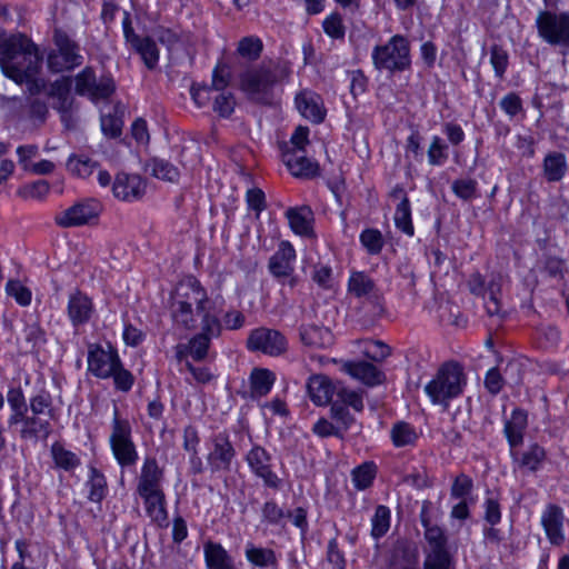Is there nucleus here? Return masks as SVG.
I'll return each mask as SVG.
<instances>
[{
    "label": "nucleus",
    "mask_w": 569,
    "mask_h": 569,
    "mask_svg": "<svg viewBox=\"0 0 569 569\" xmlns=\"http://www.w3.org/2000/svg\"><path fill=\"white\" fill-rule=\"evenodd\" d=\"M43 57L36 43L22 33L0 40V67L3 74L22 84L40 73Z\"/></svg>",
    "instance_id": "f257e3e1"
},
{
    "label": "nucleus",
    "mask_w": 569,
    "mask_h": 569,
    "mask_svg": "<svg viewBox=\"0 0 569 569\" xmlns=\"http://www.w3.org/2000/svg\"><path fill=\"white\" fill-rule=\"evenodd\" d=\"M325 33L337 40H342L346 36V27L339 12L330 13L322 22Z\"/></svg>",
    "instance_id": "864d4df0"
},
{
    "label": "nucleus",
    "mask_w": 569,
    "mask_h": 569,
    "mask_svg": "<svg viewBox=\"0 0 569 569\" xmlns=\"http://www.w3.org/2000/svg\"><path fill=\"white\" fill-rule=\"evenodd\" d=\"M53 41L57 49L47 57V66L51 72L72 70L82 64L83 57L80 53V47L67 33L56 30Z\"/></svg>",
    "instance_id": "6e6552de"
},
{
    "label": "nucleus",
    "mask_w": 569,
    "mask_h": 569,
    "mask_svg": "<svg viewBox=\"0 0 569 569\" xmlns=\"http://www.w3.org/2000/svg\"><path fill=\"white\" fill-rule=\"evenodd\" d=\"M6 291L21 306H29L31 302V291L18 280H9L6 284Z\"/></svg>",
    "instance_id": "e2e57ef3"
},
{
    "label": "nucleus",
    "mask_w": 569,
    "mask_h": 569,
    "mask_svg": "<svg viewBox=\"0 0 569 569\" xmlns=\"http://www.w3.org/2000/svg\"><path fill=\"white\" fill-rule=\"evenodd\" d=\"M236 106V99L231 92L222 91L218 94L213 102V110L219 113V116L227 118L229 117Z\"/></svg>",
    "instance_id": "774afa93"
},
{
    "label": "nucleus",
    "mask_w": 569,
    "mask_h": 569,
    "mask_svg": "<svg viewBox=\"0 0 569 569\" xmlns=\"http://www.w3.org/2000/svg\"><path fill=\"white\" fill-rule=\"evenodd\" d=\"M263 50V43L257 36H248L240 39L237 47V53L248 60L256 61L260 58Z\"/></svg>",
    "instance_id": "a19ab883"
},
{
    "label": "nucleus",
    "mask_w": 569,
    "mask_h": 569,
    "mask_svg": "<svg viewBox=\"0 0 569 569\" xmlns=\"http://www.w3.org/2000/svg\"><path fill=\"white\" fill-rule=\"evenodd\" d=\"M348 292L358 299H367L379 295L375 280L363 271H352L350 273Z\"/></svg>",
    "instance_id": "2f4dec72"
},
{
    "label": "nucleus",
    "mask_w": 569,
    "mask_h": 569,
    "mask_svg": "<svg viewBox=\"0 0 569 569\" xmlns=\"http://www.w3.org/2000/svg\"><path fill=\"white\" fill-rule=\"evenodd\" d=\"M206 309H208L206 307ZM199 315L202 316L201 319V332L200 335H204L206 337L212 339L216 337H219L221 333V323L219 319L211 315L208 310H204L203 312H200Z\"/></svg>",
    "instance_id": "680f3d73"
},
{
    "label": "nucleus",
    "mask_w": 569,
    "mask_h": 569,
    "mask_svg": "<svg viewBox=\"0 0 569 569\" xmlns=\"http://www.w3.org/2000/svg\"><path fill=\"white\" fill-rule=\"evenodd\" d=\"M385 312V301L380 293L365 299L357 310L359 320L365 326H373Z\"/></svg>",
    "instance_id": "72a5a7b5"
},
{
    "label": "nucleus",
    "mask_w": 569,
    "mask_h": 569,
    "mask_svg": "<svg viewBox=\"0 0 569 569\" xmlns=\"http://www.w3.org/2000/svg\"><path fill=\"white\" fill-rule=\"evenodd\" d=\"M51 453L57 467L67 471L72 470L80 465L78 456L72 451L64 449V447L58 442L52 445Z\"/></svg>",
    "instance_id": "c03bdc74"
},
{
    "label": "nucleus",
    "mask_w": 569,
    "mask_h": 569,
    "mask_svg": "<svg viewBox=\"0 0 569 569\" xmlns=\"http://www.w3.org/2000/svg\"><path fill=\"white\" fill-rule=\"evenodd\" d=\"M101 210L102 206L98 200L87 199L58 213L54 222L62 228L83 226L97 219Z\"/></svg>",
    "instance_id": "4468645a"
},
{
    "label": "nucleus",
    "mask_w": 569,
    "mask_h": 569,
    "mask_svg": "<svg viewBox=\"0 0 569 569\" xmlns=\"http://www.w3.org/2000/svg\"><path fill=\"white\" fill-rule=\"evenodd\" d=\"M541 269L551 278H562L565 273V261L559 257L545 254L540 261Z\"/></svg>",
    "instance_id": "69168bd1"
},
{
    "label": "nucleus",
    "mask_w": 569,
    "mask_h": 569,
    "mask_svg": "<svg viewBox=\"0 0 569 569\" xmlns=\"http://www.w3.org/2000/svg\"><path fill=\"white\" fill-rule=\"evenodd\" d=\"M342 370L368 387L381 385L386 379L383 371L367 361H347Z\"/></svg>",
    "instance_id": "aec40b11"
},
{
    "label": "nucleus",
    "mask_w": 569,
    "mask_h": 569,
    "mask_svg": "<svg viewBox=\"0 0 569 569\" xmlns=\"http://www.w3.org/2000/svg\"><path fill=\"white\" fill-rule=\"evenodd\" d=\"M207 463L211 472H229L236 458V449L226 431L212 435L208 442Z\"/></svg>",
    "instance_id": "1a4fd4ad"
},
{
    "label": "nucleus",
    "mask_w": 569,
    "mask_h": 569,
    "mask_svg": "<svg viewBox=\"0 0 569 569\" xmlns=\"http://www.w3.org/2000/svg\"><path fill=\"white\" fill-rule=\"evenodd\" d=\"M88 486L90 487L89 499L93 502H100L106 496L107 481L104 476L94 467L90 468Z\"/></svg>",
    "instance_id": "8fccbe9b"
},
{
    "label": "nucleus",
    "mask_w": 569,
    "mask_h": 569,
    "mask_svg": "<svg viewBox=\"0 0 569 569\" xmlns=\"http://www.w3.org/2000/svg\"><path fill=\"white\" fill-rule=\"evenodd\" d=\"M287 346V339L280 331L266 327L253 329L247 339V348L250 351L262 352L271 357L284 353Z\"/></svg>",
    "instance_id": "9b49d317"
},
{
    "label": "nucleus",
    "mask_w": 569,
    "mask_h": 569,
    "mask_svg": "<svg viewBox=\"0 0 569 569\" xmlns=\"http://www.w3.org/2000/svg\"><path fill=\"white\" fill-rule=\"evenodd\" d=\"M211 339L204 335H196L188 343V352L196 361L203 360L210 347Z\"/></svg>",
    "instance_id": "13d9d810"
},
{
    "label": "nucleus",
    "mask_w": 569,
    "mask_h": 569,
    "mask_svg": "<svg viewBox=\"0 0 569 569\" xmlns=\"http://www.w3.org/2000/svg\"><path fill=\"white\" fill-rule=\"evenodd\" d=\"M296 251L288 241H282L278 250L270 257L268 268L270 273L282 284L293 289L299 279L293 274Z\"/></svg>",
    "instance_id": "9d476101"
},
{
    "label": "nucleus",
    "mask_w": 569,
    "mask_h": 569,
    "mask_svg": "<svg viewBox=\"0 0 569 569\" xmlns=\"http://www.w3.org/2000/svg\"><path fill=\"white\" fill-rule=\"evenodd\" d=\"M296 107L300 114L313 123H320L326 117V109L321 97L311 91L302 90L295 98Z\"/></svg>",
    "instance_id": "a211bd4d"
},
{
    "label": "nucleus",
    "mask_w": 569,
    "mask_h": 569,
    "mask_svg": "<svg viewBox=\"0 0 569 569\" xmlns=\"http://www.w3.org/2000/svg\"><path fill=\"white\" fill-rule=\"evenodd\" d=\"M307 392L316 406H327L337 392L336 386L325 375H313L307 382Z\"/></svg>",
    "instance_id": "4be33fe9"
},
{
    "label": "nucleus",
    "mask_w": 569,
    "mask_h": 569,
    "mask_svg": "<svg viewBox=\"0 0 569 569\" xmlns=\"http://www.w3.org/2000/svg\"><path fill=\"white\" fill-rule=\"evenodd\" d=\"M148 167L153 177L166 181L174 182L180 176L178 168L164 159H152Z\"/></svg>",
    "instance_id": "37998d69"
},
{
    "label": "nucleus",
    "mask_w": 569,
    "mask_h": 569,
    "mask_svg": "<svg viewBox=\"0 0 569 569\" xmlns=\"http://www.w3.org/2000/svg\"><path fill=\"white\" fill-rule=\"evenodd\" d=\"M67 311L72 326L79 327L91 319L93 303L86 293L76 290L69 296Z\"/></svg>",
    "instance_id": "412c9836"
},
{
    "label": "nucleus",
    "mask_w": 569,
    "mask_h": 569,
    "mask_svg": "<svg viewBox=\"0 0 569 569\" xmlns=\"http://www.w3.org/2000/svg\"><path fill=\"white\" fill-rule=\"evenodd\" d=\"M7 401L12 411L9 417V425L16 426L21 422L23 415L28 412V405L21 388H10L7 393Z\"/></svg>",
    "instance_id": "ea45409f"
},
{
    "label": "nucleus",
    "mask_w": 569,
    "mask_h": 569,
    "mask_svg": "<svg viewBox=\"0 0 569 569\" xmlns=\"http://www.w3.org/2000/svg\"><path fill=\"white\" fill-rule=\"evenodd\" d=\"M113 194L123 201L140 199L146 192V182L138 174L119 173L113 183Z\"/></svg>",
    "instance_id": "6ab92c4d"
},
{
    "label": "nucleus",
    "mask_w": 569,
    "mask_h": 569,
    "mask_svg": "<svg viewBox=\"0 0 569 569\" xmlns=\"http://www.w3.org/2000/svg\"><path fill=\"white\" fill-rule=\"evenodd\" d=\"M101 130L109 138H118L122 132V120L116 114H102L100 118Z\"/></svg>",
    "instance_id": "338daca9"
},
{
    "label": "nucleus",
    "mask_w": 569,
    "mask_h": 569,
    "mask_svg": "<svg viewBox=\"0 0 569 569\" xmlns=\"http://www.w3.org/2000/svg\"><path fill=\"white\" fill-rule=\"evenodd\" d=\"M467 385L463 367L457 361L440 366L433 379L425 386V392L433 405L449 407L450 400L459 397Z\"/></svg>",
    "instance_id": "7ed1b4c3"
},
{
    "label": "nucleus",
    "mask_w": 569,
    "mask_h": 569,
    "mask_svg": "<svg viewBox=\"0 0 569 569\" xmlns=\"http://www.w3.org/2000/svg\"><path fill=\"white\" fill-rule=\"evenodd\" d=\"M29 408L32 415L41 416L48 411V415L52 417L51 396L46 391L39 392L29 399Z\"/></svg>",
    "instance_id": "bf43d9fd"
},
{
    "label": "nucleus",
    "mask_w": 569,
    "mask_h": 569,
    "mask_svg": "<svg viewBox=\"0 0 569 569\" xmlns=\"http://www.w3.org/2000/svg\"><path fill=\"white\" fill-rule=\"evenodd\" d=\"M274 380V373L269 369L254 368L250 375L251 398L259 399L267 396L270 392Z\"/></svg>",
    "instance_id": "c9c22d12"
},
{
    "label": "nucleus",
    "mask_w": 569,
    "mask_h": 569,
    "mask_svg": "<svg viewBox=\"0 0 569 569\" xmlns=\"http://www.w3.org/2000/svg\"><path fill=\"white\" fill-rule=\"evenodd\" d=\"M569 170L566 154L560 151L548 152L542 161V174L547 182L561 181Z\"/></svg>",
    "instance_id": "cd10ccee"
},
{
    "label": "nucleus",
    "mask_w": 569,
    "mask_h": 569,
    "mask_svg": "<svg viewBox=\"0 0 569 569\" xmlns=\"http://www.w3.org/2000/svg\"><path fill=\"white\" fill-rule=\"evenodd\" d=\"M300 151H283L282 159L289 171L298 178H311L318 173V164L307 157L299 154Z\"/></svg>",
    "instance_id": "bb28decb"
},
{
    "label": "nucleus",
    "mask_w": 569,
    "mask_h": 569,
    "mask_svg": "<svg viewBox=\"0 0 569 569\" xmlns=\"http://www.w3.org/2000/svg\"><path fill=\"white\" fill-rule=\"evenodd\" d=\"M478 183L473 179H457L452 182V192L465 201L477 198Z\"/></svg>",
    "instance_id": "4d7b16f0"
},
{
    "label": "nucleus",
    "mask_w": 569,
    "mask_h": 569,
    "mask_svg": "<svg viewBox=\"0 0 569 569\" xmlns=\"http://www.w3.org/2000/svg\"><path fill=\"white\" fill-rule=\"evenodd\" d=\"M300 339L305 346L316 349L327 348L332 345L333 340L328 328L317 325L301 326Z\"/></svg>",
    "instance_id": "7c9ffc66"
},
{
    "label": "nucleus",
    "mask_w": 569,
    "mask_h": 569,
    "mask_svg": "<svg viewBox=\"0 0 569 569\" xmlns=\"http://www.w3.org/2000/svg\"><path fill=\"white\" fill-rule=\"evenodd\" d=\"M371 535L376 539L381 538L387 533L390 527V510L386 506H378L372 517Z\"/></svg>",
    "instance_id": "603ef678"
},
{
    "label": "nucleus",
    "mask_w": 569,
    "mask_h": 569,
    "mask_svg": "<svg viewBox=\"0 0 569 569\" xmlns=\"http://www.w3.org/2000/svg\"><path fill=\"white\" fill-rule=\"evenodd\" d=\"M389 569H419L418 548L407 541L398 542L392 550Z\"/></svg>",
    "instance_id": "b1692460"
},
{
    "label": "nucleus",
    "mask_w": 569,
    "mask_h": 569,
    "mask_svg": "<svg viewBox=\"0 0 569 569\" xmlns=\"http://www.w3.org/2000/svg\"><path fill=\"white\" fill-rule=\"evenodd\" d=\"M67 168L71 173L80 178H87L98 168V162L86 156L71 154L68 159Z\"/></svg>",
    "instance_id": "79ce46f5"
},
{
    "label": "nucleus",
    "mask_w": 569,
    "mask_h": 569,
    "mask_svg": "<svg viewBox=\"0 0 569 569\" xmlns=\"http://www.w3.org/2000/svg\"><path fill=\"white\" fill-rule=\"evenodd\" d=\"M109 443L116 461L122 469L133 467L138 462L139 455L132 439L131 425L129 420L119 417L117 407H114Z\"/></svg>",
    "instance_id": "423d86ee"
},
{
    "label": "nucleus",
    "mask_w": 569,
    "mask_h": 569,
    "mask_svg": "<svg viewBox=\"0 0 569 569\" xmlns=\"http://www.w3.org/2000/svg\"><path fill=\"white\" fill-rule=\"evenodd\" d=\"M511 456L518 462L520 468L528 471H537L546 458L545 449L538 443H532L520 458H517L516 452L511 450Z\"/></svg>",
    "instance_id": "4c0bfd02"
},
{
    "label": "nucleus",
    "mask_w": 569,
    "mask_h": 569,
    "mask_svg": "<svg viewBox=\"0 0 569 569\" xmlns=\"http://www.w3.org/2000/svg\"><path fill=\"white\" fill-rule=\"evenodd\" d=\"M286 217L288 218L290 228L295 233L300 236L311 234V222L313 220V213L308 206L289 208L286 211Z\"/></svg>",
    "instance_id": "f704fd0d"
},
{
    "label": "nucleus",
    "mask_w": 569,
    "mask_h": 569,
    "mask_svg": "<svg viewBox=\"0 0 569 569\" xmlns=\"http://www.w3.org/2000/svg\"><path fill=\"white\" fill-rule=\"evenodd\" d=\"M447 159L448 146L439 136H433L428 148V162L431 166H442Z\"/></svg>",
    "instance_id": "5fc2aeb1"
},
{
    "label": "nucleus",
    "mask_w": 569,
    "mask_h": 569,
    "mask_svg": "<svg viewBox=\"0 0 569 569\" xmlns=\"http://www.w3.org/2000/svg\"><path fill=\"white\" fill-rule=\"evenodd\" d=\"M163 470L153 457H146L138 479L137 493L162 490Z\"/></svg>",
    "instance_id": "5701e85b"
},
{
    "label": "nucleus",
    "mask_w": 569,
    "mask_h": 569,
    "mask_svg": "<svg viewBox=\"0 0 569 569\" xmlns=\"http://www.w3.org/2000/svg\"><path fill=\"white\" fill-rule=\"evenodd\" d=\"M427 509L428 506L425 503L420 513V521L425 529L423 538L427 542L425 556L448 555L450 552L448 550L447 532L440 526L431 522Z\"/></svg>",
    "instance_id": "dca6fc26"
},
{
    "label": "nucleus",
    "mask_w": 569,
    "mask_h": 569,
    "mask_svg": "<svg viewBox=\"0 0 569 569\" xmlns=\"http://www.w3.org/2000/svg\"><path fill=\"white\" fill-rule=\"evenodd\" d=\"M246 559L258 568L272 567L277 568L278 559L272 549L256 547L253 543H248L246 547Z\"/></svg>",
    "instance_id": "e433bc0d"
},
{
    "label": "nucleus",
    "mask_w": 569,
    "mask_h": 569,
    "mask_svg": "<svg viewBox=\"0 0 569 569\" xmlns=\"http://www.w3.org/2000/svg\"><path fill=\"white\" fill-rule=\"evenodd\" d=\"M330 413L342 436L356 422L355 417L343 403L333 402L330 408Z\"/></svg>",
    "instance_id": "de8ad7c7"
},
{
    "label": "nucleus",
    "mask_w": 569,
    "mask_h": 569,
    "mask_svg": "<svg viewBox=\"0 0 569 569\" xmlns=\"http://www.w3.org/2000/svg\"><path fill=\"white\" fill-rule=\"evenodd\" d=\"M376 477V466L373 462H365L352 471V481L359 490H365L372 485Z\"/></svg>",
    "instance_id": "49530a36"
},
{
    "label": "nucleus",
    "mask_w": 569,
    "mask_h": 569,
    "mask_svg": "<svg viewBox=\"0 0 569 569\" xmlns=\"http://www.w3.org/2000/svg\"><path fill=\"white\" fill-rule=\"evenodd\" d=\"M565 521L563 509L560 506L556 503L546 506L541 513V526L552 546H561L565 542Z\"/></svg>",
    "instance_id": "f3484780"
},
{
    "label": "nucleus",
    "mask_w": 569,
    "mask_h": 569,
    "mask_svg": "<svg viewBox=\"0 0 569 569\" xmlns=\"http://www.w3.org/2000/svg\"><path fill=\"white\" fill-rule=\"evenodd\" d=\"M290 72L287 62H262L241 73L240 87L251 100L269 104L273 98L274 84L288 79Z\"/></svg>",
    "instance_id": "f03ea898"
},
{
    "label": "nucleus",
    "mask_w": 569,
    "mask_h": 569,
    "mask_svg": "<svg viewBox=\"0 0 569 569\" xmlns=\"http://www.w3.org/2000/svg\"><path fill=\"white\" fill-rule=\"evenodd\" d=\"M395 224L403 233L413 236V226L411 220V207L409 199L399 201L395 211Z\"/></svg>",
    "instance_id": "a18cd8bd"
},
{
    "label": "nucleus",
    "mask_w": 569,
    "mask_h": 569,
    "mask_svg": "<svg viewBox=\"0 0 569 569\" xmlns=\"http://www.w3.org/2000/svg\"><path fill=\"white\" fill-rule=\"evenodd\" d=\"M391 439L396 447H405L415 442L417 433L409 423L401 421L392 427Z\"/></svg>",
    "instance_id": "09e8293b"
},
{
    "label": "nucleus",
    "mask_w": 569,
    "mask_h": 569,
    "mask_svg": "<svg viewBox=\"0 0 569 569\" xmlns=\"http://www.w3.org/2000/svg\"><path fill=\"white\" fill-rule=\"evenodd\" d=\"M203 556L207 569H234L232 557L219 542L207 541Z\"/></svg>",
    "instance_id": "c85d7f7f"
},
{
    "label": "nucleus",
    "mask_w": 569,
    "mask_h": 569,
    "mask_svg": "<svg viewBox=\"0 0 569 569\" xmlns=\"http://www.w3.org/2000/svg\"><path fill=\"white\" fill-rule=\"evenodd\" d=\"M143 499L146 512L158 526H168V513L166 510V496L163 490L138 492Z\"/></svg>",
    "instance_id": "393cba45"
},
{
    "label": "nucleus",
    "mask_w": 569,
    "mask_h": 569,
    "mask_svg": "<svg viewBox=\"0 0 569 569\" xmlns=\"http://www.w3.org/2000/svg\"><path fill=\"white\" fill-rule=\"evenodd\" d=\"M527 412L521 409H515L510 419L505 422L503 432L511 450L523 443V436L527 429Z\"/></svg>",
    "instance_id": "a878e982"
},
{
    "label": "nucleus",
    "mask_w": 569,
    "mask_h": 569,
    "mask_svg": "<svg viewBox=\"0 0 569 569\" xmlns=\"http://www.w3.org/2000/svg\"><path fill=\"white\" fill-rule=\"evenodd\" d=\"M490 63L495 70V74L499 79H503L509 64L508 52L499 44L490 48Z\"/></svg>",
    "instance_id": "6e6d98bb"
},
{
    "label": "nucleus",
    "mask_w": 569,
    "mask_h": 569,
    "mask_svg": "<svg viewBox=\"0 0 569 569\" xmlns=\"http://www.w3.org/2000/svg\"><path fill=\"white\" fill-rule=\"evenodd\" d=\"M111 378H113L116 389L123 392H128L134 382V377L129 370L123 368L121 361L116 366Z\"/></svg>",
    "instance_id": "0e129e2a"
},
{
    "label": "nucleus",
    "mask_w": 569,
    "mask_h": 569,
    "mask_svg": "<svg viewBox=\"0 0 569 569\" xmlns=\"http://www.w3.org/2000/svg\"><path fill=\"white\" fill-rule=\"evenodd\" d=\"M208 305L207 292L196 279H192L177 288L171 305L172 319L186 329L194 328L196 319L192 307L196 306L197 312L200 313L206 310Z\"/></svg>",
    "instance_id": "20e7f679"
},
{
    "label": "nucleus",
    "mask_w": 569,
    "mask_h": 569,
    "mask_svg": "<svg viewBox=\"0 0 569 569\" xmlns=\"http://www.w3.org/2000/svg\"><path fill=\"white\" fill-rule=\"evenodd\" d=\"M20 423H22V428L20 430V437L22 439L37 440L40 437L47 439L51 433V425L49 420L42 419L37 415L31 413V416H28L24 413Z\"/></svg>",
    "instance_id": "473e14b6"
},
{
    "label": "nucleus",
    "mask_w": 569,
    "mask_h": 569,
    "mask_svg": "<svg viewBox=\"0 0 569 569\" xmlns=\"http://www.w3.org/2000/svg\"><path fill=\"white\" fill-rule=\"evenodd\" d=\"M118 351L108 346L104 349L97 343L89 345L88 350V370L97 378H111L116 366L120 362Z\"/></svg>",
    "instance_id": "2eb2a0df"
},
{
    "label": "nucleus",
    "mask_w": 569,
    "mask_h": 569,
    "mask_svg": "<svg viewBox=\"0 0 569 569\" xmlns=\"http://www.w3.org/2000/svg\"><path fill=\"white\" fill-rule=\"evenodd\" d=\"M251 472L263 481L267 488L278 490L282 487V479L272 470V457L261 446H253L246 456Z\"/></svg>",
    "instance_id": "ddd939ff"
},
{
    "label": "nucleus",
    "mask_w": 569,
    "mask_h": 569,
    "mask_svg": "<svg viewBox=\"0 0 569 569\" xmlns=\"http://www.w3.org/2000/svg\"><path fill=\"white\" fill-rule=\"evenodd\" d=\"M371 58L379 71L385 70L391 74L407 71L411 67L410 43L406 37L395 34L385 44L376 46Z\"/></svg>",
    "instance_id": "39448f33"
},
{
    "label": "nucleus",
    "mask_w": 569,
    "mask_h": 569,
    "mask_svg": "<svg viewBox=\"0 0 569 569\" xmlns=\"http://www.w3.org/2000/svg\"><path fill=\"white\" fill-rule=\"evenodd\" d=\"M141 58L149 70L157 68L159 62V49L150 37H142L131 47Z\"/></svg>",
    "instance_id": "58836bf2"
},
{
    "label": "nucleus",
    "mask_w": 569,
    "mask_h": 569,
    "mask_svg": "<svg viewBox=\"0 0 569 569\" xmlns=\"http://www.w3.org/2000/svg\"><path fill=\"white\" fill-rule=\"evenodd\" d=\"M71 87L72 80L70 77H60L50 83L47 94L53 100V109L66 110L67 106L74 104Z\"/></svg>",
    "instance_id": "c756f323"
},
{
    "label": "nucleus",
    "mask_w": 569,
    "mask_h": 569,
    "mask_svg": "<svg viewBox=\"0 0 569 569\" xmlns=\"http://www.w3.org/2000/svg\"><path fill=\"white\" fill-rule=\"evenodd\" d=\"M336 393L339 399L337 402L343 403V406L347 408L351 407L357 412H361L363 410V400L361 393L343 387L337 389Z\"/></svg>",
    "instance_id": "052dcab7"
},
{
    "label": "nucleus",
    "mask_w": 569,
    "mask_h": 569,
    "mask_svg": "<svg viewBox=\"0 0 569 569\" xmlns=\"http://www.w3.org/2000/svg\"><path fill=\"white\" fill-rule=\"evenodd\" d=\"M536 27L538 36L546 43L569 48V12L539 11Z\"/></svg>",
    "instance_id": "0eeeda50"
},
{
    "label": "nucleus",
    "mask_w": 569,
    "mask_h": 569,
    "mask_svg": "<svg viewBox=\"0 0 569 569\" xmlns=\"http://www.w3.org/2000/svg\"><path fill=\"white\" fill-rule=\"evenodd\" d=\"M360 242L369 254H379L383 248L385 240L378 229L368 228L360 233Z\"/></svg>",
    "instance_id": "3c124183"
},
{
    "label": "nucleus",
    "mask_w": 569,
    "mask_h": 569,
    "mask_svg": "<svg viewBox=\"0 0 569 569\" xmlns=\"http://www.w3.org/2000/svg\"><path fill=\"white\" fill-rule=\"evenodd\" d=\"M76 93L88 96L92 101L108 99L114 91V82L109 77H101L97 81L92 68L86 67L76 78Z\"/></svg>",
    "instance_id": "f8f14e48"
}]
</instances>
